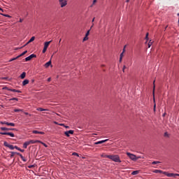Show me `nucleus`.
<instances>
[{
    "label": "nucleus",
    "instance_id": "obj_33",
    "mask_svg": "<svg viewBox=\"0 0 179 179\" xmlns=\"http://www.w3.org/2000/svg\"><path fill=\"white\" fill-rule=\"evenodd\" d=\"M14 111L17 113V112L23 111V110H22V109H15Z\"/></svg>",
    "mask_w": 179,
    "mask_h": 179
},
{
    "label": "nucleus",
    "instance_id": "obj_55",
    "mask_svg": "<svg viewBox=\"0 0 179 179\" xmlns=\"http://www.w3.org/2000/svg\"><path fill=\"white\" fill-rule=\"evenodd\" d=\"M124 52H125V49H124V48H123V50H122V52H123V53H124Z\"/></svg>",
    "mask_w": 179,
    "mask_h": 179
},
{
    "label": "nucleus",
    "instance_id": "obj_34",
    "mask_svg": "<svg viewBox=\"0 0 179 179\" xmlns=\"http://www.w3.org/2000/svg\"><path fill=\"white\" fill-rule=\"evenodd\" d=\"M8 132H0V135H8Z\"/></svg>",
    "mask_w": 179,
    "mask_h": 179
},
{
    "label": "nucleus",
    "instance_id": "obj_62",
    "mask_svg": "<svg viewBox=\"0 0 179 179\" xmlns=\"http://www.w3.org/2000/svg\"><path fill=\"white\" fill-rule=\"evenodd\" d=\"M62 42V39L59 40V43H60Z\"/></svg>",
    "mask_w": 179,
    "mask_h": 179
},
{
    "label": "nucleus",
    "instance_id": "obj_46",
    "mask_svg": "<svg viewBox=\"0 0 179 179\" xmlns=\"http://www.w3.org/2000/svg\"><path fill=\"white\" fill-rule=\"evenodd\" d=\"M123 54H124V52H122L121 54H120V57H123Z\"/></svg>",
    "mask_w": 179,
    "mask_h": 179
},
{
    "label": "nucleus",
    "instance_id": "obj_8",
    "mask_svg": "<svg viewBox=\"0 0 179 179\" xmlns=\"http://www.w3.org/2000/svg\"><path fill=\"white\" fill-rule=\"evenodd\" d=\"M0 129L1 131H17L16 129L7 128V127H1Z\"/></svg>",
    "mask_w": 179,
    "mask_h": 179
},
{
    "label": "nucleus",
    "instance_id": "obj_23",
    "mask_svg": "<svg viewBox=\"0 0 179 179\" xmlns=\"http://www.w3.org/2000/svg\"><path fill=\"white\" fill-rule=\"evenodd\" d=\"M36 110H38V111L49 110L48 109H45V108H37Z\"/></svg>",
    "mask_w": 179,
    "mask_h": 179
},
{
    "label": "nucleus",
    "instance_id": "obj_56",
    "mask_svg": "<svg viewBox=\"0 0 179 179\" xmlns=\"http://www.w3.org/2000/svg\"><path fill=\"white\" fill-rule=\"evenodd\" d=\"M59 125L65 127V124H60Z\"/></svg>",
    "mask_w": 179,
    "mask_h": 179
},
{
    "label": "nucleus",
    "instance_id": "obj_64",
    "mask_svg": "<svg viewBox=\"0 0 179 179\" xmlns=\"http://www.w3.org/2000/svg\"><path fill=\"white\" fill-rule=\"evenodd\" d=\"M141 159H144V157H141Z\"/></svg>",
    "mask_w": 179,
    "mask_h": 179
},
{
    "label": "nucleus",
    "instance_id": "obj_63",
    "mask_svg": "<svg viewBox=\"0 0 179 179\" xmlns=\"http://www.w3.org/2000/svg\"><path fill=\"white\" fill-rule=\"evenodd\" d=\"M126 46H127V45H124V49L126 48Z\"/></svg>",
    "mask_w": 179,
    "mask_h": 179
},
{
    "label": "nucleus",
    "instance_id": "obj_24",
    "mask_svg": "<svg viewBox=\"0 0 179 179\" xmlns=\"http://www.w3.org/2000/svg\"><path fill=\"white\" fill-rule=\"evenodd\" d=\"M139 173V171H134L132 173H131V175L132 176H137Z\"/></svg>",
    "mask_w": 179,
    "mask_h": 179
},
{
    "label": "nucleus",
    "instance_id": "obj_38",
    "mask_svg": "<svg viewBox=\"0 0 179 179\" xmlns=\"http://www.w3.org/2000/svg\"><path fill=\"white\" fill-rule=\"evenodd\" d=\"M87 39H89V38L85 36V37L83 38V41H86Z\"/></svg>",
    "mask_w": 179,
    "mask_h": 179
},
{
    "label": "nucleus",
    "instance_id": "obj_49",
    "mask_svg": "<svg viewBox=\"0 0 179 179\" xmlns=\"http://www.w3.org/2000/svg\"><path fill=\"white\" fill-rule=\"evenodd\" d=\"M126 69V66H124V67H123V69H122L123 72H124V69Z\"/></svg>",
    "mask_w": 179,
    "mask_h": 179
},
{
    "label": "nucleus",
    "instance_id": "obj_59",
    "mask_svg": "<svg viewBox=\"0 0 179 179\" xmlns=\"http://www.w3.org/2000/svg\"><path fill=\"white\" fill-rule=\"evenodd\" d=\"M0 10L2 11V12L4 11L3 9H2V8H0Z\"/></svg>",
    "mask_w": 179,
    "mask_h": 179
},
{
    "label": "nucleus",
    "instance_id": "obj_58",
    "mask_svg": "<svg viewBox=\"0 0 179 179\" xmlns=\"http://www.w3.org/2000/svg\"><path fill=\"white\" fill-rule=\"evenodd\" d=\"M94 17L92 19V22H94Z\"/></svg>",
    "mask_w": 179,
    "mask_h": 179
},
{
    "label": "nucleus",
    "instance_id": "obj_44",
    "mask_svg": "<svg viewBox=\"0 0 179 179\" xmlns=\"http://www.w3.org/2000/svg\"><path fill=\"white\" fill-rule=\"evenodd\" d=\"M148 35H149V34L147 33V34H146V36H145V39H147V40L148 39Z\"/></svg>",
    "mask_w": 179,
    "mask_h": 179
},
{
    "label": "nucleus",
    "instance_id": "obj_57",
    "mask_svg": "<svg viewBox=\"0 0 179 179\" xmlns=\"http://www.w3.org/2000/svg\"><path fill=\"white\" fill-rule=\"evenodd\" d=\"M64 127L68 129V128H69V126H65L64 125Z\"/></svg>",
    "mask_w": 179,
    "mask_h": 179
},
{
    "label": "nucleus",
    "instance_id": "obj_42",
    "mask_svg": "<svg viewBox=\"0 0 179 179\" xmlns=\"http://www.w3.org/2000/svg\"><path fill=\"white\" fill-rule=\"evenodd\" d=\"M153 84H154V87H153V95H155V81L153 82Z\"/></svg>",
    "mask_w": 179,
    "mask_h": 179
},
{
    "label": "nucleus",
    "instance_id": "obj_47",
    "mask_svg": "<svg viewBox=\"0 0 179 179\" xmlns=\"http://www.w3.org/2000/svg\"><path fill=\"white\" fill-rule=\"evenodd\" d=\"M51 80H52V78H48V82H50Z\"/></svg>",
    "mask_w": 179,
    "mask_h": 179
},
{
    "label": "nucleus",
    "instance_id": "obj_21",
    "mask_svg": "<svg viewBox=\"0 0 179 179\" xmlns=\"http://www.w3.org/2000/svg\"><path fill=\"white\" fill-rule=\"evenodd\" d=\"M164 172H165V171H162L158 170V169H155V170L154 171V173H159L160 174H164Z\"/></svg>",
    "mask_w": 179,
    "mask_h": 179
},
{
    "label": "nucleus",
    "instance_id": "obj_12",
    "mask_svg": "<svg viewBox=\"0 0 179 179\" xmlns=\"http://www.w3.org/2000/svg\"><path fill=\"white\" fill-rule=\"evenodd\" d=\"M36 39V37L35 36H32L30 40L22 47H25L26 45H27L28 44L31 43V42L34 41Z\"/></svg>",
    "mask_w": 179,
    "mask_h": 179
},
{
    "label": "nucleus",
    "instance_id": "obj_10",
    "mask_svg": "<svg viewBox=\"0 0 179 179\" xmlns=\"http://www.w3.org/2000/svg\"><path fill=\"white\" fill-rule=\"evenodd\" d=\"M38 142H41L39 140H30L27 141L29 145H34V143H38Z\"/></svg>",
    "mask_w": 179,
    "mask_h": 179
},
{
    "label": "nucleus",
    "instance_id": "obj_18",
    "mask_svg": "<svg viewBox=\"0 0 179 179\" xmlns=\"http://www.w3.org/2000/svg\"><path fill=\"white\" fill-rule=\"evenodd\" d=\"M52 64V61L50 60L48 62H47L46 64H45V67L48 68L49 67L50 65Z\"/></svg>",
    "mask_w": 179,
    "mask_h": 179
},
{
    "label": "nucleus",
    "instance_id": "obj_39",
    "mask_svg": "<svg viewBox=\"0 0 179 179\" xmlns=\"http://www.w3.org/2000/svg\"><path fill=\"white\" fill-rule=\"evenodd\" d=\"M152 42H151V41L149 42L148 43V48H150V46L152 45Z\"/></svg>",
    "mask_w": 179,
    "mask_h": 179
},
{
    "label": "nucleus",
    "instance_id": "obj_52",
    "mask_svg": "<svg viewBox=\"0 0 179 179\" xmlns=\"http://www.w3.org/2000/svg\"><path fill=\"white\" fill-rule=\"evenodd\" d=\"M176 177H179V174L178 173H176Z\"/></svg>",
    "mask_w": 179,
    "mask_h": 179
},
{
    "label": "nucleus",
    "instance_id": "obj_7",
    "mask_svg": "<svg viewBox=\"0 0 179 179\" xmlns=\"http://www.w3.org/2000/svg\"><path fill=\"white\" fill-rule=\"evenodd\" d=\"M1 124H6L7 126H12V127H15V124L13 123V122H0Z\"/></svg>",
    "mask_w": 179,
    "mask_h": 179
},
{
    "label": "nucleus",
    "instance_id": "obj_6",
    "mask_svg": "<svg viewBox=\"0 0 179 179\" xmlns=\"http://www.w3.org/2000/svg\"><path fill=\"white\" fill-rule=\"evenodd\" d=\"M127 156L131 159V160H133L134 162H136V156L134 154H131L130 152H127Z\"/></svg>",
    "mask_w": 179,
    "mask_h": 179
},
{
    "label": "nucleus",
    "instance_id": "obj_32",
    "mask_svg": "<svg viewBox=\"0 0 179 179\" xmlns=\"http://www.w3.org/2000/svg\"><path fill=\"white\" fill-rule=\"evenodd\" d=\"M159 163H160V162L159 161H154L152 164H159Z\"/></svg>",
    "mask_w": 179,
    "mask_h": 179
},
{
    "label": "nucleus",
    "instance_id": "obj_1",
    "mask_svg": "<svg viewBox=\"0 0 179 179\" xmlns=\"http://www.w3.org/2000/svg\"><path fill=\"white\" fill-rule=\"evenodd\" d=\"M105 157L107 159H110V160H113V162H115V163H121V160L120 159V157L118 155H105Z\"/></svg>",
    "mask_w": 179,
    "mask_h": 179
},
{
    "label": "nucleus",
    "instance_id": "obj_17",
    "mask_svg": "<svg viewBox=\"0 0 179 179\" xmlns=\"http://www.w3.org/2000/svg\"><path fill=\"white\" fill-rule=\"evenodd\" d=\"M11 155H10V159H13V157H15V155H17V153L20 152H10Z\"/></svg>",
    "mask_w": 179,
    "mask_h": 179
},
{
    "label": "nucleus",
    "instance_id": "obj_60",
    "mask_svg": "<svg viewBox=\"0 0 179 179\" xmlns=\"http://www.w3.org/2000/svg\"><path fill=\"white\" fill-rule=\"evenodd\" d=\"M25 115H29V113H24Z\"/></svg>",
    "mask_w": 179,
    "mask_h": 179
},
{
    "label": "nucleus",
    "instance_id": "obj_40",
    "mask_svg": "<svg viewBox=\"0 0 179 179\" xmlns=\"http://www.w3.org/2000/svg\"><path fill=\"white\" fill-rule=\"evenodd\" d=\"M164 136H165L166 138H168L169 134H168V133H167V132H165V133H164Z\"/></svg>",
    "mask_w": 179,
    "mask_h": 179
},
{
    "label": "nucleus",
    "instance_id": "obj_48",
    "mask_svg": "<svg viewBox=\"0 0 179 179\" xmlns=\"http://www.w3.org/2000/svg\"><path fill=\"white\" fill-rule=\"evenodd\" d=\"M97 2V0H94L93 1V4L96 3Z\"/></svg>",
    "mask_w": 179,
    "mask_h": 179
},
{
    "label": "nucleus",
    "instance_id": "obj_61",
    "mask_svg": "<svg viewBox=\"0 0 179 179\" xmlns=\"http://www.w3.org/2000/svg\"><path fill=\"white\" fill-rule=\"evenodd\" d=\"M102 157H106V155H102Z\"/></svg>",
    "mask_w": 179,
    "mask_h": 179
},
{
    "label": "nucleus",
    "instance_id": "obj_20",
    "mask_svg": "<svg viewBox=\"0 0 179 179\" xmlns=\"http://www.w3.org/2000/svg\"><path fill=\"white\" fill-rule=\"evenodd\" d=\"M29 144L28 141H26L25 143H24V144H23L24 149H27V146H29Z\"/></svg>",
    "mask_w": 179,
    "mask_h": 179
},
{
    "label": "nucleus",
    "instance_id": "obj_45",
    "mask_svg": "<svg viewBox=\"0 0 179 179\" xmlns=\"http://www.w3.org/2000/svg\"><path fill=\"white\" fill-rule=\"evenodd\" d=\"M10 100H15V101H18V99H17V98H13V99H11Z\"/></svg>",
    "mask_w": 179,
    "mask_h": 179
},
{
    "label": "nucleus",
    "instance_id": "obj_41",
    "mask_svg": "<svg viewBox=\"0 0 179 179\" xmlns=\"http://www.w3.org/2000/svg\"><path fill=\"white\" fill-rule=\"evenodd\" d=\"M138 159H141V156L136 157V160H138Z\"/></svg>",
    "mask_w": 179,
    "mask_h": 179
},
{
    "label": "nucleus",
    "instance_id": "obj_54",
    "mask_svg": "<svg viewBox=\"0 0 179 179\" xmlns=\"http://www.w3.org/2000/svg\"><path fill=\"white\" fill-rule=\"evenodd\" d=\"M155 108H156V104H155L154 106V110L155 111Z\"/></svg>",
    "mask_w": 179,
    "mask_h": 179
},
{
    "label": "nucleus",
    "instance_id": "obj_30",
    "mask_svg": "<svg viewBox=\"0 0 179 179\" xmlns=\"http://www.w3.org/2000/svg\"><path fill=\"white\" fill-rule=\"evenodd\" d=\"M0 15L4 16V17H11V16H10L9 15H6V14H3V13H0Z\"/></svg>",
    "mask_w": 179,
    "mask_h": 179
},
{
    "label": "nucleus",
    "instance_id": "obj_51",
    "mask_svg": "<svg viewBox=\"0 0 179 179\" xmlns=\"http://www.w3.org/2000/svg\"><path fill=\"white\" fill-rule=\"evenodd\" d=\"M122 57H120V62H122Z\"/></svg>",
    "mask_w": 179,
    "mask_h": 179
},
{
    "label": "nucleus",
    "instance_id": "obj_9",
    "mask_svg": "<svg viewBox=\"0 0 179 179\" xmlns=\"http://www.w3.org/2000/svg\"><path fill=\"white\" fill-rule=\"evenodd\" d=\"M34 57H36V55L32 54V55H31L30 56L26 57V58H25V61H26V62H29V61L31 60L33 58H34Z\"/></svg>",
    "mask_w": 179,
    "mask_h": 179
},
{
    "label": "nucleus",
    "instance_id": "obj_27",
    "mask_svg": "<svg viewBox=\"0 0 179 179\" xmlns=\"http://www.w3.org/2000/svg\"><path fill=\"white\" fill-rule=\"evenodd\" d=\"M3 145H5L6 148H9L10 144H8V143L7 141H4L3 142Z\"/></svg>",
    "mask_w": 179,
    "mask_h": 179
},
{
    "label": "nucleus",
    "instance_id": "obj_25",
    "mask_svg": "<svg viewBox=\"0 0 179 179\" xmlns=\"http://www.w3.org/2000/svg\"><path fill=\"white\" fill-rule=\"evenodd\" d=\"M28 52L27 50H25L24 52H22L21 55H18L17 57H21L22 56H24V55H26Z\"/></svg>",
    "mask_w": 179,
    "mask_h": 179
},
{
    "label": "nucleus",
    "instance_id": "obj_37",
    "mask_svg": "<svg viewBox=\"0 0 179 179\" xmlns=\"http://www.w3.org/2000/svg\"><path fill=\"white\" fill-rule=\"evenodd\" d=\"M90 34V30L87 31V32L85 34V36H89Z\"/></svg>",
    "mask_w": 179,
    "mask_h": 179
},
{
    "label": "nucleus",
    "instance_id": "obj_13",
    "mask_svg": "<svg viewBox=\"0 0 179 179\" xmlns=\"http://www.w3.org/2000/svg\"><path fill=\"white\" fill-rule=\"evenodd\" d=\"M107 141H108V139L97 141L95 143V145H101V143H106V142H107Z\"/></svg>",
    "mask_w": 179,
    "mask_h": 179
},
{
    "label": "nucleus",
    "instance_id": "obj_16",
    "mask_svg": "<svg viewBox=\"0 0 179 179\" xmlns=\"http://www.w3.org/2000/svg\"><path fill=\"white\" fill-rule=\"evenodd\" d=\"M6 90H8V91L13 92H18V93H21V92H22L20 90H15V89H8V88H6Z\"/></svg>",
    "mask_w": 179,
    "mask_h": 179
},
{
    "label": "nucleus",
    "instance_id": "obj_2",
    "mask_svg": "<svg viewBox=\"0 0 179 179\" xmlns=\"http://www.w3.org/2000/svg\"><path fill=\"white\" fill-rule=\"evenodd\" d=\"M69 0H59V3L61 8H64L68 5Z\"/></svg>",
    "mask_w": 179,
    "mask_h": 179
},
{
    "label": "nucleus",
    "instance_id": "obj_14",
    "mask_svg": "<svg viewBox=\"0 0 179 179\" xmlns=\"http://www.w3.org/2000/svg\"><path fill=\"white\" fill-rule=\"evenodd\" d=\"M32 134H39L40 135H45V132L38 131H36V130L32 131Z\"/></svg>",
    "mask_w": 179,
    "mask_h": 179
},
{
    "label": "nucleus",
    "instance_id": "obj_11",
    "mask_svg": "<svg viewBox=\"0 0 179 179\" xmlns=\"http://www.w3.org/2000/svg\"><path fill=\"white\" fill-rule=\"evenodd\" d=\"M73 132H74L73 130H69V131H65L64 135H66V136L69 137V134L73 135Z\"/></svg>",
    "mask_w": 179,
    "mask_h": 179
},
{
    "label": "nucleus",
    "instance_id": "obj_22",
    "mask_svg": "<svg viewBox=\"0 0 179 179\" xmlns=\"http://www.w3.org/2000/svg\"><path fill=\"white\" fill-rule=\"evenodd\" d=\"M27 73L25 72H23L21 75H20V78L22 79H24L26 78Z\"/></svg>",
    "mask_w": 179,
    "mask_h": 179
},
{
    "label": "nucleus",
    "instance_id": "obj_53",
    "mask_svg": "<svg viewBox=\"0 0 179 179\" xmlns=\"http://www.w3.org/2000/svg\"><path fill=\"white\" fill-rule=\"evenodd\" d=\"M93 26H94V24L92 23V25L91 26L90 29H92V28H93Z\"/></svg>",
    "mask_w": 179,
    "mask_h": 179
},
{
    "label": "nucleus",
    "instance_id": "obj_43",
    "mask_svg": "<svg viewBox=\"0 0 179 179\" xmlns=\"http://www.w3.org/2000/svg\"><path fill=\"white\" fill-rule=\"evenodd\" d=\"M19 151H20V152H22V153H24V150H22L21 148H20Z\"/></svg>",
    "mask_w": 179,
    "mask_h": 179
},
{
    "label": "nucleus",
    "instance_id": "obj_31",
    "mask_svg": "<svg viewBox=\"0 0 179 179\" xmlns=\"http://www.w3.org/2000/svg\"><path fill=\"white\" fill-rule=\"evenodd\" d=\"M18 58H20V57H18V56H17L15 58H13L10 60H9V62L15 61V60L17 59Z\"/></svg>",
    "mask_w": 179,
    "mask_h": 179
},
{
    "label": "nucleus",
    "instance_id": "obj_28",
    "mask_svg": "<svg viewBox=\"0 0 179 179\" xmlns=\"http://www.w3.org/2000/svg\"><path fill=\"white\" fill-rule=\"evenodd\" d=\"M8 148L10 149V150H14L15 146L10 144L9 146H8Z\"/></svg>",
    "mask_w": 179,
    "mask_h": 179
},
{
    "label": "nucleus",
    "instance_id": "obj_35",
    "mask_svg": "<svg viewBox=\"0 0 179 179\" xmlns=\"http://www.w3.org/2000/svg\"><path fill=\"white\" fill-rule=\"evenodd\" d=\"M73 156H77V157H79V154L76 153V152H73Z\"/></svg>",
    "mask_w": 179,
    "mask_h": 179
},
{
    "label": "nucleus",
    "instance_id": "obj_36",
    "mask_svg": "<svg viewBox=\"0 0 179 179\" xmlns=\"http://www.w3.org/2000/svg\"><path fill=\"white\" fill-rule=\"evenodd\" d=\"M14 149H16L17 150H20V148L17 145L14 146Z\"/></svg>",
    "mask_w": 179,
    "mask_h": 179
},
{
    "label": "nucleus",
    "instance_id": "obj_19",
    "mask_svg": "<svg viewBox=\"0 0 179 179\" xmlns=\"http://www.w3.org/2000/svg\"><path fill=\"white\" fill-rule=\"evenodd\" d=\"M29 80L26 79L24 80L23 82H22V85L23 86H25L26 85L29 84Z\"/></svg>",
    "mask_w": 179,
    "mask_h": 179
},
{
    "label": "nucleus",
    "instance_id": "obj_15",
    "mask_svg": "<svg viewBox=\"0 0 179 179\" xmlns=\"http://www.w3.org/2000/svg\"><path fill=\"white\" fill-rule=\"evenodd\" d=\"M17 156H20V159H22V162H27V159L24 157V156L20 153H17Z\"/></svg>",
    "mask_w": 179,
    "mask_h": 179
},
{
    "label": "nucleus",
    "instance_id": "obj_3",
    "mask_svg": "<svg viewBox=\"0 0 179 179\" xmlns=\"http://www.w3.org/2000/svg\"><path fill=\"white\" fill-rule=\"evenodd\" d=\"M51 42H52V41H49V42H45V43H44V48H43V51H42L43 53H45V52H47L48 48L50 44L51 43Z\"/></svg>",
    "mask_w": 179,
    "mask_h": 179
},
{
    "label": "nucleus",
    "instance_id": "obj_29",
    "mask_svg": "<svg viewBox=\"0 0 179 179\" xmlns=\"http://www.w3.org/2000/svg\"><path fill=\"white\" fill-rule=\"evenodd\" d=\"M38 143H41V145H43V146H45V148H48V145L42 141L38 142Z\"/></svg>",
    "mask_w": 179,
    "mask_h": 179
},
{
    "label": "nucleus",
    "instance_id": "obj_5",
    "mask_svg": "<svg viewBox=\"0 0 179 179\" xmlns=\"http://www.w3.org/2000/svg\"><path fill=\"white\" fill-rule=\"evenodd\" d=\"M163 173H164V175L166 176L168 178H176V173H168V172H166V171H164Z\"/></svg>",
    "mask_w": 179,
    "mask_h": 179
},
{
    "label": "nucleus",
    "instance_id": "obj_50",
    "mask_svg": "<svg viewBox=\"0 0 179 179\" xmlns=\"http://www.w3.org/2000/svg\"><path fill=\"white\" fill-rule=\"evenodd\" d=\"M23 20H22V19H20V21H19V22H23Z\"/></svg>",
    "mask_w": 179,
    "mask_h": 179
},
{
    "label": "nucleus",
    "instance_id": "obj_4",
    "mask_svg": "<svg viewBox=\"0 0 179 179\" xmlns=\"http://www.w3.org/2000/svg\"><path fill=\"white\" fill-rule=\"evenodd\" d=\"M163 173H164V175L166 176L168 178H176V173H168V172H166V171H164Z\"/></svg>",
    "mask_w": 179,
    "mask_h": 179
},
{
    "label": "nucleus",
    "instance_id": "obj_26",
    "mask_svg": "<svg viewBox=\"0 0 179 179\" xmlns=\"http://www.w3.org/2000/svg\"><path fill=\"white\" fill-rule=\"evenodd\" d=\"M8 135L11 138H15V134L13 133L8 132Z\"/></svg>",
    "mask_w": 179,
    "mask_h": 179
}]
</instances>
